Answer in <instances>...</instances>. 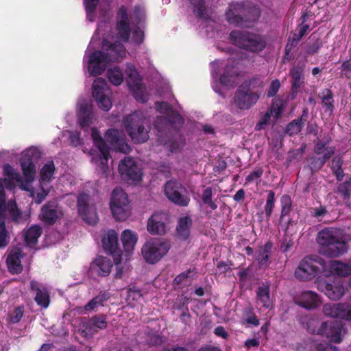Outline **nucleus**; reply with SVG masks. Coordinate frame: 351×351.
<instances>
[{
    "mask_svg": "<svg viewBox=\"0 0 351 351\" xmlns=\"http://www.w3.org/2000/svg\"><path fill=\"white\" fill-rule=\"evenodd\" d=\"M95 36L102 40V50H95L88 56L87 69L91 76L101 75L110 64V17L107 13L100 12Z\"/></svg>",
    "mask_w": 351,
    "mask_h": 351,
    "instance_id": "nucleus-1",
    "label": "nucleus"
},
{
    "mask_svg": "<svg viewBox=\"0 0 351 351\" xmlns=\"http://www.w3.org/2000/svg\"><path fill=\"white\" fill-rule=\"evenodd\" d=\"M260 8L250 1H236L229 3L225 16L227 22L235 27H252L261 16Z\"/></svg>",
    "mask_w": 351,
    "mask_h": 351,
    "instance_id": "nucleus-2",
    "label": "nucleus"
},
{
    "mask_svg": "<svg viewBox=\"0 0 351 351\" xmlns=\"http://www.w3.org/2000/svg\"><path fill=\"white\" fill-rule=\"evenodd\" d=\"M317 242L324 247V254L329 257H338L348 251L346 241L343 239L339 230L332 228L320 230L317 234Z\"/></svg>",
    "mask_w": 351,
    "mask_h": 351,
    "instance_id": "nucleus-3",
    "label": "nucleus"
},
{
    "mask_svg": "<svg viewBox=\"0 0 351 351\" xmlns=\"http://www.w3.org/2000/svg\"><path fill=\"white\" fill-rule=\"evenodd\" d=\"M230 38L234 45L252 53H258L266 47V40L263 36L249 32L233 30Z\"/></svg>",
    "mask_w": 351,
    "mask_h": 351,
    "instance_id": "nucleus-4",
    "label": "nucleus"
},
{
    "mask_svg": "<svg viewBox=\"0 0 351 351\" xmlns=\"http://www.w3.org/2000/svg\"><path fill=\"white\" fill-rule=\"evenodd\" d=\"M171 247V242L165 239L152 238L141 247V254L148 264H156L165 257Z\"/></svg>",
    "mask_w": 351,
    "mask_h": 351,
    "instance_id": "nucleus-5",
    "label": "nucleus"
},
{
    "mask_svg": "<svg viewBox=\"0 0 351 351\" xmlns=\"http://www.w3.org/2000/svg\"><path fill=\"white\" fill-rule=\"evenodd\" d=\"M146 119L141 112L126 116L123 124L128 135L135 143H143L149 138V129L145 128Z\"/></svg>",
    "mask_w": 351,
    "mask_h": 351,
    "instance_id": "nucleus-6",
    "label": "nucleus"
},
{
    "mask_svg": "<svg viewBox=\"0 0 351 351\" xmlns=\"http://www.w3.org/2000/svg\"><path fill=\"white\" fill-rule=\"evenodd\" d=\"M111 214L117 221H124L130 215V206L128 195L119 187L111 193Z\"/></svg>",
    "mask_w": 351,
    "mask_h": 351,
    "instance_id": "nucleus-7",
    "label": "nucleus"
},
{
    "mask_svg": "<svg viewBox=\"0 0 351 351\" xmlns=\"http://www.w3.org/2000/svg\"><path fill=\"white\" fill-rule=\"evenodd\" d=\"M164 191L166 197L175 204L180 206L189 205L190 198L186 194V190L178 180L167 181L165 184Z\"/></svg>",
    "mask_w": 351,
    "mask_h": 351,
    "instance_id": "nucleus-8",
    "label": "nucleus"
},
{
    "mask_svg": "<svg viewBox=\"0 0 351 351\" xmlns=\"http://www.w3.org/2000/svg\"><path fill=\"white\" fill-rule=\"evenodd\" d=\"M245 85H240L234 96V103L240 110H249L256 104L260 93L246 89Z\"/></svg>",
    "mask_w": 351,
    "mask_h": 351,
    "instance_id": "nucleus-9",
    "label": "nucleus"
},
{
    "mask_svg": "<svg viewBox=\"0 0 351 351\" xmlns=\"http://www.w3.org/2000/svg\"><path fill=\"white\" fill-rule=\"evenodd\" d=\"M109 88L107 82L102 77H97L92 85V95L98 107L104 111L110 110V98L104 92Z\"/></svg>",
    "mask_w": 351,
    "mask_h": 351,
    "instance_id": "nucleus-10",
    "label": "nucleus"
},
{
    "mask_svg": "<svg viewBox=\"0 0 351 351\" xmlns=\"http://www.w3.org/2000/svg\"><path fill=\"white\" fill-rule=\"evenodd\" d=\"M119 171L123 179L137 181L142 178V171L132 157L125 156L119 165Z\"/></svg>",
    "mask_w": 351,
    "mask_h": 351,
    "instance_id": "nucleus-11",
    "label": "nucleus"
},
{
    "mask_svg": "<svg viewBox=\"0 0 351 351\" xmlns=\"http://www.w3.org/2000/svg\"><path fill=\"white\" fill-rule=\"evenodd\" d=\"M62 216L63 213L58 204L56 201H49L41 207L39 219L45 225L53 226Z\"/></svg>",
    "mask_w": 351,
    "mask_h": 351,
    "instance_id": "nucleus-12",
    "label": "nucleus"
},
{
    "mask_svg": "<svg viewBox=\"0 0 351 351\" xmlns=\"http://www.w3.org/2000/svg\"><path fill=\"white\" fill-rule=\"evenodd\" d=\"M168 215L165 212L154 213L147 222V230L152 235H164L167 232Z\"/></svg>",
    "mask_w": 351,
    "mask_h": 351,
    "instance_id": "nucleus-13",
    "label": "nucleus"
},
{
    "mask_svg": "<svg viewBox=\"0 0 351 351\" xmlns=\"http://www.w3.org/2000/svg\"><path fill=\"white\" fill-rule=\"evenodd\" d=\"M316 284L317 289L324 292L330 300H337L344 294V287L340 282L332 281L330 282L319 276L316 280Z\"/></svg>",
    "mask_w": 351,
    "mask_h": 351,
    "instance_id": "nucleus-14",
    "label": "nucleus"
},
{
    "mask_svg": "<svg viewBox=\"0 0 351 351\" xmlns=\"http://www.w3.org/2000/svg\"><path fill=\"white\" fill-rule=\"evenodd\" d=\"M343 329V326L340 321L330 320L322 324L318 333L325 336L330 341L339 343L341 341Z\"/></svg>",
    "mask_w": 351,
    "mask_h": 351,
    "instance_id": "nucleus-15",
    "label": "nucleus"
},
{
    "mask_svg": "<svg viewBox=\"0 0 351 351\" xmlns=\"http://www.w3.org/2000/svg\"><path fill=\"white\" fill-rule=\"evenodd\" d=\"M88 202L89 196L87 194H80L77 197L78 213L86 223L95 225L98 221L97 214L95 208L89 206Z\"/></svg>",
    "mask_w": 351,
    "mask_h": 351,
    "instance_id": "nucleus-16",
    "label": "nucleus"
},
{
    "mask_svg": "<svg viewBox=\"0 0 351 351\" xmlns=\"http://www.w3.org/2000/svg\"><path fill=\"white\" fill-rule=\"evenodd\" d=\"M91 136L95 145L98 148L101 154L99 166L106 176L108 169V160L110 156V147L101 137L96 128H91Z\"/></svg>",
    "mask_w": 351,
    "mask_h": 351,
    "instance_id": "nucleus-17",
    "label": "nucleus"
},
{
    "mask_svg": "<svg viewBox=\"0 0 351 351\" xmlns=\"http://www.w3.org/2000/svg\"><path fill=\"white\" fill-rule=\"evenodd\" d=\"M36 152L34 149H27L23 152L20 158V164L25 179L27 182L34 180L36 174Z\"/></svg>",
    "mask_w": 351,
    "mask_h": 351,
    "instance_id": "nucleus-18",
    "label": "nucleus"
},
{
    "mask_svg": "<svg viewBox=\"0 0 351 351\" xmlns=\"http://www.w3.org/2000/svg\"><path fill=\"white\" fill-rule=\"evenodd\" d=\"M304 69L305 64L298 62L297 64H294L289 70V76L291 78V90L292 98H294L300 88L304 86Z\"/></svg>",
    "mask_w": 351,
    "mask_h": 351,
    "instance_id": "nucleus-19",
    "label": "nucleus"
},
{
    "mask_svg": "<svg viewBox=\"0 0 351 351\" xmlns=\"http://www.w3.org/2000/svg\"><path fill=\"white\" fill-rule=\"evenodd\" d=\"M301 261L304 267H306L310 273L312 274V279L320 274L328 276L327 264L321 257L317 255L306 256Z\"/></svg>",
    "mask_w": 351,
    "mask_h": 351,
    "instance_id": "nucleus-20",
    "label": "nucleus"
},
{
    "mask_svg": "<svg viewBox=\"0 0 351 351\" xmlns=\"http://www.w3.org/2000/svg\"><path fill=\"white\" fill-rule=\"evenodd\" d=\"M323 312L325 315L330 317L351 320V305L342 303L326 304L323 306Z\"/></svg>",
    "mask_w": 351,
    "mask_h": 351,
    "instance_id": "nucleus-21",
    "label": "nucleus"
},
{
    "mask_svg": "<svg viewBox=\"0 0 351 351\" xmlns=\"http://www.w3.org/2000/svg\"><path fill=\"white\" fill-rule=\"evenodd\" d=\"M77 123L84 130L93 123L94 119V113L93 106L87 100H83L78 104L77 110Z\"/></svg>",
    "mask_w": 351,
    "mask_h": 351,
    "instance_id": "nucleus-22",
    "label": "nucleus"
},
{
    "mask_svg": "<svg viewBox=\"0 0 351 351\" xmlns=\"http://www.w3.org/2000/svg\"><path fill=\"white\" fill-rule=\"evenodd\" d=\"M119 237L114 230L111 229V257L113 258L114 263L116 266V272L114 274L115 279H120L123 275V251L117 248Z\"/></svg>",
    "mask_w": 351,
    "mask_h": 351,
    "instance_id": "nucleus-23",
    "label": "nucleus"
},
{
    "mask_svg": "<svg viewBox=\"0 0 351 351\" xmlns=\"http://www.w3.org/2000/svg\"><path fill=\"white\" fill-rule=\"evenodd\" d=\"M30 289L35 293L34 300L37 305L43 308H47L50 304V295L49 290L40 282L32 280Z\"/></svg>",
    "mask_w": 351,
    "mask_h": 351,
    "instance_id": "nucleus-24",
    "label": "nucleus"
},
{
    "mask_svg": "<svg viewBox=\"0 0 351 351\" xmlns=\"http://www.w3.org/2000/svg\"><path fill=\"white\" fill-rule=\"evenodd\" d=\"M88 274L91 276H107L110 274V260L102 256L97 257L90 263Z\"/></svg>",
    "mask_w": 351,
    "mask_h": 351,
    "instance_id": "nucleus-25",
    "label": "nucleus"
},
{
    "mask_svg": "<svg viewBox=\"0 0 351 351\" xmlns=\"http://www.w3.org/2000/svg\"><path fill=\"white\" fill-rule=\"evenodd\" d=\"M297 303L306 309L311 310L316 308L321 304V300L315 292L305 291L298 297Z\"/></svg>",
    "mask_w": 351,
    "mask_h": 351,
    "instance_id": "nucleus-26",
    "label": "nucleus"
},
{
    "mask_svg": "<svg viewBox=\"0 0 351 351\" xmlns=\"http://www.w3.org/2000/svg\"><path fill=\"white\" fill-rule=\"evenodd\" d=\"M23 256L19 248H16L11 251L6 260L10 273L12 274H19L23 271V267L21 264V258Z\"/></svg>",
    "mask_w": 351,
    "mask_h": 351,
    "instance_id": "nucleus-27",
    "label": "nucleus"
},
{
    "mask_svg": "<svg viewBox=\"0 0 351 351\" xmlns=\"http://www.w3.org/2000/svg\"><path fill=\"white\" fill-rule=\"evenodd\" d=\"M335 147H328L324 150V154L322 157L312 156L308 159V166L311 171V173H315L320 170L326 161L329 160L335 154Z\"/></svg>",
    "mask_w": 351,
    "mask_h": 351,
    "instance_id": "nucleus-28",
    "label": "nucleus"
},
{
    "mask_svg": "<svg viewBox=\"0 0 351 351\" xmlns=\"http://www.w3.org/2000/svg\"><path fill=\"white\" fill-rule=\"evenodd\" d=\"M273 243L267 242L264 245L260 246L254 254V259L258 261L261 267H267L269 265V258L271 253Z\"/></svg>",
    "mask_w": 351,
    "mask_h": 351,
    "instance_id": "nucleus-29",
    "label": "nucleus"
},
{
    "mask_svg": "<svg viewBox=\"0 0 351 351\" xmlns=\"http://www.w3.org/2000/svg\"><path fill=\"white\" fill-rule=\"evenodd\" d=\"M121 239L125 252V259L127 260V257L132 252L137 243L138 234L130 230H125L121 234Z\"/></svg>",
    "mask_w": 351,
    "mask_h": 351,
    "instance_id": "nucleus-30",
    "label": "nucleus"
},
{
    "mask_svg": "<svg viewBox=\"0 0 351 351\" xmlns=\"http://www.w3.org/2000/svg\"><path fill=\"white\" fill-rule=\"evenodd\" d=\"M111 149L124 154H128L131 147L126 142L125 138L121 136L117 130L111 129Z\"/></svg>",
    "mask_w": 351,
    "mask_h": 351,
    "instance_id": "nucleus-31",
    "label": "nucleus"
},
{
    "mask_svg": "<svg viewBox=\"0 0 351 351\" xmlns=\"http://www.w3.org/2000/svg\"><path fill=\"white\" fill-rule=\"evenodd\" d=\"M192 224L193 220L189 216L179 218L176 226V234L179 239L186 241L189 238Z\"/></svg>",
    "mask_w": 351,
    "mask_h": 351,
    "instance_id": "nucleus-32",
    "label": "nucleus"
},
{
    "mask_svg": "<svg viewBox=\"0 0 351 351\" xmlns=\"http://www.w3.org/2000/svg\"><path fill=\"white\" fill-rule=\"evenodd\" d=\"M42 233L43 228L39 225L30 226L24 232V241L26 245L31 248L35 247Z\"/></svg>",
    "mask_w": 351,
    "mask_h": 351,
    "instance_id": "nucleus-33",
    "label": "nucleus"
},
{
    "mask_svg": "<svg viewBox=\"0 0 351 351\" xmlns=\"http://www.w3.org/2000/svg\"><path fill=\"white\" fill-rule=\"evenodd\" d=\"M329 273L339 276H347L351 274V266L339 261H330L327 265V274Z\"/></svg>",
    "mask_w": 351,
    "mask_h": 351,
    "instance_id": "nucleus-34",
    "label": "nucleus"
},
{
    "mask_svg": "<svg viewBox=\"0 0 351 351\" xmlns=\"http://www.w3.org/2000/svg\"><path fill=\"white\" fill-rule=\"evenodd\" d=\"M192 5L193 14L202 20H207L208 15L209 0H189Z\"/></svg>",
    "mask_w": 351,
    "mask_h": 351,
    "instance_id": "nucleus-35",
    "label": "nucleus"
},
{
    "mask_svg": "<svg viewBox=\"0 0 351 351\" xmlns=\"http://www.w3.org/2000/svg\"><path fill=\"white\" fill-rule=\"evenodd\" d=\"M256 294L258 304H261L265 308H269L271 306L270 287L268 285L259 286L256 291Z\"/></svg>",
    "mask_w": 351,
    "mask_h": 351,
    "instance_id": "nucleus-36",
    "label": "nucleus"
},
{
    "mask_svg": "<svg viewBox=\"0 0 351 351\" xmlns=\"http://www.w3.org/2000/svg\"><path fill=\"white\" fill-rule=\"evenodd\" d=\"M333 93L330 89L325 88L322 90L318 97L322 100V105L325 112L332 114L335 110V101L333 99Z\"/></svg>",
    "mask_w": 351,
    "mask_h": 351,
    "instance_id": "nucleus-37",
    "label": "nucleus"
},
{
    "mask_svg": "<svg viewBox=\"0 0 351 351\" xmlns=\"http://www.w3.org/2000/svg\"><path fill=\"white\" fill-rule=\"evenodd\" d=\"M304 117H307V109L303 110V114L300 118L293 120L287 125L285 131L289 136L298 134L301 131L306 120Z\"/></svg>",
    "mask_w": 351,
    "mask_h": 351,
    "instance_id": "nucleus-38",
    "label": "nucleus"
},
{
    "mask_svg": "<svg viewBox=\"0 0 351 351\" xmlns=\"http://www.w3.org/2000/svg\"><path fill=\"white\" fill-rule=\"evenodd\" d=\"M126 49L119 41L111 43V62H119L126 56Z\"/></svg>",
    "mask_w": 351,
    "mask_h": 351,
    "instance_id": "nucleus-39",
    "label": "nucleus"
},
{
    "mask_svg": "<svg viewBox=\"0 0 351 351\" xmlns=\"http://www.w3.org/2000/svg\"><path fill=\"white\" fill-rule=\"evenodd\" d=\"M173 124L174 121L171 119L164 116L158 117L154 122L155 128L162 134L169 132Z\"/></svg>",
    "mask_w": 351,
    "mask_h": 351,
    "instance_id": "nucleus-40",
    "label": "nucleus"
},
{
    "mask_svg": "<svg viewBox=\"0 0 351 351\" xmlns=\"http://www.w3.org/2000/svg\"><path fill=\"white\" fill-rule=\"evenodd\" d=\"M116 31L117 37L123 42L129 41L131 35V28L130 23L123 21H117L116 24Z\"/></svg>",
    "mask_w": 351,
    "mask_h": 351,
    "instance_id": "nucleus-41",
    "label": "nucleus"
},
{
    "mask_svg": "<svg viewBox=\"0 0 351 351\" xmlns=\"http://www.w3.org/2000/svg\"><path fill=\"white\" fill-rule=\"evenodd\" d=\"M130 89L132 92L134 97L143 103L147 101L148 97L146 94V89L145 86L138 82H134L133 84L130 86Z\"/></svg>",
    "mask_w": 351,
    "mask_h": 351,
    "instance_id": "nucleus-42",
    "label": "nucleus"
},
{
    "mask_svg": "<svg viewBox=\"0 0 351 351\" xmlns=\"http://www.w3.org/2000/svg\"><path fill=\"white\" fill-rule=\"evenodd\" d=\"M281 212L279 222L281 223L284 217L289 215L292 210V201L289 195H283L280 198Z\"/></svg>",
    "mask_w": 351,
    "mask_h": 351,
    "instance_id": "nucleus-43",
    "label": "nucleus"
},
{
    "mask_svg": "<svg viewBox=\"0 0 351 351\" xmlns=\"http://www.w3.org/2000/svg\"><path fill=\"white\" fill-rule=\"evenodd\" d=\"M276 203V195L274 191L269 190L267 191V196L266 199V204L264 207L265 214L267 218V221L270 219L272 215L274 208Z\"/></svg>",
    "mask_w": 351,
    "mask_h": 351,
    "instance_id": "nucleus-44",
    "label": "nucleus"
},
{
    "mask_svg": "<svg viewBox=\"0 0 351 351\" xmlns=\"http://www.w3.org/2000/svg\"><path fill=\"white\" fill-rule=\"evenodd\" d=\"M109 298L110 295L108 293H100L97 296L93 298L88 303H87L84 306V309L88 311L94 310L95 308L98 305L104 306V302L107 301Z\"/></svg>",
    "mask_w": 351,
    "mask_h": 351,
    "instance_id": "nucleus-45",
    "label": "nucleus"
},
{
    "mask_svg": "<svg viewBox=\"0 0 351 351\" xmlns=\"http://www.w3.org/2000/svg\"><path fill=\"white\" fill-rule=\"evenodd\" d=\"M343 160L339 156H335L332 161L331 169L338 181H341L344 177V172L342 169Z\"/></svg>",
    "mask_w": 351,
    "mask_h": 351,
    "instance_id": "nucleus-46",
    "label": "nucleus"
},
{
    "mask_svg": "<svg viewBox=\"0 0 351 351\" xmlns=\"http://www.w3.org/2000/svg\"><path fill=\"white\" fill-rule=\"evenodd\" d=\"M311 351H337L336 346L326 342L312 341L308 345Z\"/></svg>",
    "mask_w": 351,
    "mask_h": 351,
    "instance_id": "nucleus-47",
    "label": "nucleus"
},
{
    "mask_svg": "<svg viewBox=\"0 0 351 351\" xmlns=\"http://www.w3.org/2000/svg\"><path fill=\"white\" fill-rule=\"evenodd\" d=\"M264 170L263 167H256L252 172L245 177V184L256 182V184L261 182V178L263 176Z\"/></svg>",
    "mask_w": 351,
    "mask_h": 351,
    "instance_id": "nucleus-48",
    "label": "nucleus"
},
{
    "mask_svg": "<svg viewBox=\"0 0 351 351\" xmlns=\"http://www.w3.org/2000/svg\"><path fill=\"white\" fill-rule=\"evenodd\" d=\"M213 189L211 187L206 188L202 193L201 199L202 203L205 205H208L212 210H216L217 208V204L213 201Z\"/></svg>",
    "mask_w": 351,
    "mask_h": 351,
    "instance_id": "nucleus-49",
    "label": "nucleus"
},
{
    "mask_svg": "<svg viewBox=\"0 0 351 351\" xmlns=\"http://www.w3.org/2000/svg\"><path fill=\"white\" fill-rule=\"evenodd\" d=\"M99 0H84V5L86 17L89 21H93L95 13Z\"/></svg>",
    "mask_w": 351,
    "mask_h": 351,
    "instance_id": "nucleus-50",
    "label": "nucleus"
},
{
    "mask_svg": "<svg viewBox=\"0 0 351 351\" xmlns=\"http://www.w3.org/2000/svg\"><path fill=\"white\" fill-rule=\"evenodd\" d=\"M55 171V165L53 161H49L45 164L40 169V176L43 181H48L51 179Z\"/></svg>",
    "mask_w": 351,
    "mask_h": 351,
    "instance_id": "nucleus-51",
    "label": "nucleus"
},
{
    "mask_svg": "<svg viewBox=\"0 0 351 351\" xmlns=\"http://www.w3.org/2000/svg\"><path fill=\"white\" fill-rule=\"evenodd\" d=\"M295 276L300 280H310L312 279V274L304 267L302 261H300L298 267L295 270Z\"/></svg>",
    "mask_w": 351,
    "mask_h": 351,
    "instance_id": "nucleus-52",
    "label": "nucleus"
},
{
    "mask_svg": "<svg viewBox=\"0 0 351 351\" xmlns=\"http://www.w3.org/2000/svg\"><path fill=\"white\" fill-rule=\"evenodd\" d=\"M3 174L5 177L14 179L16 182H21L22 181L20 174L9 164L3 165Z\"/></svg>",
    "mask_w": 351,
    "mask_h": 351,
    "instance_id": "nucleus-53",
    "label": "nucleus"
},
{
    "mask_svg": "<svg viewBox=\"0 0 351 351\" xmlns=\"http://www.w3.org/2000/svg\"><path fill=\"white\" fill-rule=\"evenodd\" d=\"M241 85H245V88L250 90L263 86V82L259 77H253L248 81H245Z\"/></svg>",
    "mask_w": 351,
    "mask_h": 351,
    "instance_id": "nucleus-54",
    "label": "nucleus"
},
{
    "mask_svg": "<svg viewBox=\"0 0 351 351\" xmlns=\"http://www.w3.org/2000/svg\"><path fill=\"white\" fill-rule=\"evenodd\" d=\"M10 241V236L3 222L0 223V248L6 247Z\"/></svg>",
    "mask_w": 351,
    "mask_h": 351,
    "instance_id": "nucleus-55",
    "label": "nucleus"
},
{
    "mask_svg": "<svg viewBox=\"0 0 351 351\" xmlns=\"http://www.w3.org/2000/svg\"><path fill=\"white\" fill-rule=\"evenodd\" d=\"M293 245V241L291 235H289L287 232H285L284 237L280 245V250L283 252H287Z\"/></svg>",
    "mask_w": 351,
    "mask_h": 351,
    "instance_id": "nucleus-56",
    "label": "nucleus"
},
{
    "mask_svg": "<svg viewBox=\"0 0 351 351\" xmlns=\"http://www.w3.org/2000/svg\"><path fill=\"white\" fill-rule=\"evenodd\" d=\"M24 314V306L20 305L16 307L13 314L9 315V320L12 324L19 323Z\"/></svg>",
    "mask_w": 351,
    "mask_h": 351,
    "instance_id": "nucleus-57",
    "label": "nucleus"
},
{
    "mask_svg": "<svg viewBox=\"0 0 351 351\" xmlns=\"http://www.w3.org/2000/svg\"><path fill=\"white\" fill-rule=\"evenodd\" d=\"M123 80V75L120 70L115 66H111V84L119 86Z\"/></svg>",
    "mask_w": 351,
    "mask_h": 351,
    "instance_id": "nucleus-58",
    "label": "nucleus"
},
{
    "mask_svg": "<svg viewBox=\"0 0 351 351\" xmlns=\"http://www.w3.org/2000/svg\"><path fill=\"white\" fill-rule=\"evenodd\" d=\"M324 138L325 139L324 142L322 141H318L315 145L314 152L317 155H319L321 154H324L325 149L328 147L326 145L331 141L330 137L328 135H327L326 136H324Z\"/></svg>",
    "mask_w": 351,
    "mask_h": 351,
    "instance_id": "nucleus-59",
    "label": "nucleus"
},
{
    "mask_svg": "<svg viewBox=\"0 0 351 351\" xmlns=\"http://www.w3.org/2000/svg\"><path fill=\"white\" fill-rule=\"evenodd\" d=\"M192 272L191 269H189L181 274H178L173 280V286L180 288L182 282L186 280L189 277V274Z\"/></svg>",
    "mask_w": 351,
    "mask_h": 351,
    "instance_id": "nucleus-60",
    "label": "nucleus"
},
{
    "mask_svg": "<svg viewBox=\"0 0 351 351\" xmlns=\"http://www.w3.org/2000/svg\"><path fill=\"white\" fill-rule=\"evenodd\" d=\"M338 191L344 199H349L351 195V184L346 182L340 184Z\"/></svg>",
    "mask_w": 351,
    "mask_h": 351,
    "instance_id": "nucleus-61",
    "label": "nucleus"
},
{
    "mask_svg": "<svg viewBox=\"0 0 351 351\" xmlns=\"http://www.w3.org/2000/svg\"><path fill=\"white\" fill-rule=\"evenodd\" d=\"M90 324L100 329H103L107 326L106 319L102 315L93 317L90 320Z\"/></svg>",
    "mask_w": 351,
    "mask_h": 351,
    "instance_id": "nucleus-62",
    "label": "nucleus"
},
{
    "mask_svg": "<svg viewBox=\"0 0 351 351\" xmlns=\"http://www.w3.org/2000/svg\"><path fill=\"white\" fill-rule=\"evenodd\" d=\"M280 88V82L279 80L276 79V80H273L271 82L270 86L267 90V96L268 97H272L275 96L277 94V93L278 92Z\"/></svg>",
    "mask_w": 351,
    "mask_h": 351,
    "instance_id": "nucleus-63",
    "label": "nucleus"
},
{
    "mask_svg": "<svg viewBox=\"0 0 351 351\" xmlns=\"http://www.w3.org/2000/svg\"><path fill=\"white\" fill-rule=\"evenodd\" d=\"M246 315L247 317L245 319V322L246 324L253 325L254 326H258L259 325V319L251 309L247 311Z\"/></svg>",
    "mask_w": 351,
    "mask_h": 351,
    "instance_id": "nucleus-64",
    "label": "nucleus"
}]
</instances>
